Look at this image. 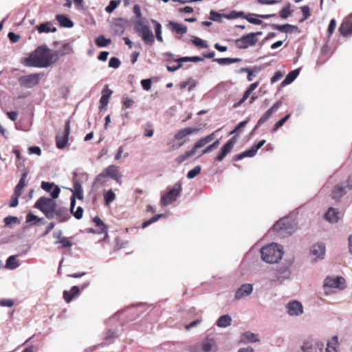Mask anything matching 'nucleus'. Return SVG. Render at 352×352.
Returning <instances> with one entry per match:
<instances>
[{
  "instance_id": "nucleus-31",
  "label": "nucleus",
  "mask_w": 352,
  "mask_h": 352,
  "mask_svg": "<svg viewBox=\"0 0 352 352\" xmlns=\"http://www.w3.org/2000/svg\"><path fill=\"white\" fill-rule=\"evenodd\" d=\"M324 217L327 221L331 223H336L340 219L339 212L333 208H329L325 213Z\"/></svg>"
},
{
  "instance_id": "nucleus-39",
  "label": "nucleus",
  "mask_w": 352,
  "mask_h": 352,
  "mask_svg": "<svg viewBox=\"0 0 352 352\" xmlns=\"http://www.w3.org/2000/svg\"><path fill=\"white\" fill-rule=\"evenodd\" d=\"M338 346V338L333 337L331 341L327 344L326 352H338L337 347Z\"/></svg>"
},
{
  "instance_id": "nucleus-23",
  "label": "nucleus",
  "mask_w": 352,
  "mask_h": 352,
  "mask_svg": "<svg viewBox=\"0 0 352 352\" xmlns=\"http://www.w3.org/2000/svg\"><path fill=\"white\" fill-rule=\"evenodd\" d=\"M252 290L253 287L251 284H243L236 291L234 297L236 299H241L249 296Z\"/></svg>"
},
{
  "instance_id": "nucleus-51",
  "label": "nucleus",
  "mask_w": 352,
  "mask_h": 352,
  "mask_svg": "<svg viewBox=\"0 0 352 352\" xmlns=\"http://www.w3.org/2000/svg\"><path fill=\"white\" fill-rule=\"evenodd\" d=\"M144 135L145 137H147V138H151L153 135V133H154V131L153 129V126L150 123H147L145 126H144Z\"/></svg>"
},
{
  "instance_id": "nucleus-19",
  "label": "nucleus",
  "mask_w": 352,
  "mask_h": 352,
  "mask_svg": "<svg viewBox=\"0 0 352 352\" xmlns=\"http://www.w3.org/2000/svg\"><path fill=\"white\" fill-rule=\"evenodd\" d=\"M282 105V102L280 100L277 101L273 106L269 109L258 120L255 128L261 126L262 124L265 122L272 115L273 113L276 111Z\"/></svg>"
},
{
  "instance_id": "nucleus-10",
  "label": "nucleus",
  "mask_w": 352,
  "mask_h": 352,
  "mask_svg": "<svg viewBox=\"0 0 352 352\" xmlns=\"http://www.w3.org/2000/svg\"><path fill=\"white\" fill-rule=\"evenodd\" d=\"M43 74H32L26 76H22L18 80L21 86L26 88H32L38 84Z\"/></svg>"
},
{
  "instance_id": "nucleus-59",
  "label": "nucleus",
  "mask_w": 352,
  "mask_h": 352,
  "mask_svg": "<svg viewBox=\"0 0 352 352\" xmlns=\"http://www.w3.org/2000/svg\"><path fill=\"white\" fill-rule=\"evenodd\" d=\"M141 85L142 88L146 91H149L151 88V79H144L141 80Z\"/></svg>"
},
{
  "instance_id": "nucleus-22",
  "label": "nucleus",
  "mask_w": 352,
  "mask_h": 352,
  "mask_svg": "<svg viewBox=\"0 0 352 352\" xmlns=\"http://www.w3.org/2000/svg\"><path fill=\"white\" fill-rule=\"evenodd\" d=\"M201 349L204 352H217L216 341L213 338L207 337L201 342Z\"/></svg>"
},
{
  "instance_id": "nucleus-60",
  "label": "nucleus",
  "mask_w": 352,
  "mask_h": 352,
  "mask_svg": "<svg viewBox=\"0 0 352 352\" xmlns=\"http://www.w3.org/2000/svg\"><path fill=\"white\" fill-rule=\"evenodd\" d=\"M336 21L335 19H333L331 20L329 24V26H328V33H329V35L331 36L335 29H336Z\"/></svg>"
},
{
  "instance_id": "nucleus-15",
  "label": "nucleus",
  "mask_w": 352,
  "mask_h": 352,
  "mask_svg": "<svg viewBox=\"0 0 352 352\" xmlns=\"http://www.w3.org/2000/svg\"><path fill=\"white\" fill-rule=\"evenodd\" d=\"M310 254L314 261L318 259H323L325 255V247L322 243H316L314 245L310 250Z\"/></svg>"
},
{
  "instance_id": "nucleus-52",
  "label": "nucleus",
  "mask_w": 352,
  "mask_h": 352,
  "mask_svg": "<svg viewBox=\"0 0 352 352\" xmlns=\"http://www.w3.org/2000/svg\"><path fill=\"white\" fill-rule=\"evenodd\" d=\"M56 243H60L61 245V248H70L72 246V242L69 241L66 237L60 238L56 242Z\"/></svg>"
},
{
  "instance_id": "nucleus-40",
  "label": "nucleus",
  "mask_w": 352,
  "mask_h": 352,
  "mask_svg": "<svg viewBox=\"0 0 352 352\" xmlns=\"http://www.w3.org/2000/svg\"><path fill=\"white\" fill-rule=\"evenodd\" d=\"M56 52L58 56H66L73 53V49L69 43H65L60 47L59 50Z\"/></svg>"
},
{
  "instance_id": "nucleus-3",
  "label": "nucleus",
  "mask_w": 352,
  "mask_h": 352,
  "mask_svg": "<svg viewBox=\"0 0 352 352\" xmlns=\"http://www.w3.org/2000/svg\"><path fill=\"white\" fill-rule=\"evenodd\" d=\"M55 199L41 197L34 204V207L41 211L46 218L52 219L54 218H59L60 222H63L67 219L65 218L67 214V210L63 207L59 206Z\"/></svg>"
},
{
  "instance_id": "nucleus-33",
  "label": "nucleus",
  "mask_w": 352,
  "mask_h": 352,
  "mask_svg": "<svg viewBox=\"0 0 352 352\" xmlns=\"http://www.w3.org/2000/svg\"><path fill=\"white\" fill-rule=\"evenodd\" d=\"M27 175L28 174L26 173H23L21 178L20 179L18 184L16 186L14 192H15L16 195L21 196L23 189L24 188V187L26 185L25 179L27 177Z\"/></svg>"
},
{
  "instance_id": "nucleus-5",
  "label": "nucleus",
  "mask_w": 352,
  "mask_h": 352,
  "mask_svg": "<svg viewBox=\"0 0 352 352\" xmlns=\"http://www.w3.org/2000/svg\"><path fill=\"white\" fill-rule=\"evenodd\" d=\"M214 138V133H212L211 134L201 138L198 141L195 142L192 148L190 151H186L184 153L179 155L177 156L175 161L177 164H180L184 161L187 160L190 157L193 156L197 149L204 147L205 145L210 142Z\"/></svg>"
},
{
  "instance_id": "nucleus-53",
  "label": "nucleus",
  "mask_w": 352,
  "mask_h": 352,
  "mask_svg": "<svg viewBox=\"0 0 352 352\" xmlns=\"http://www.w3.org/2000/svg\"><path fill=\"white\" fill-rule=\"evenodd\" d=\"M162 217V214H156V215L153 216L149 220H147V221H145L144 222H143L142 224V228H146L147 226H148L151 223L157 221Z\"/></svg>"
},
{
  "instance_id": "nucleus-48",
  "label": "nucleus",
  "mask_w": 352,
  "mask_h": 352,
  "mask_svg": "<svg viewBox=\"0 0 352 352\" xmlns=\"http://www.w3.org/2000/svg\"><path fill=\"white\" fill-rule=\"evenodd\" d=\"M18 265L15 256H10L6 261V267L10 269H14Z\"/></svg>"
},
{
  "instance_id": "nucleus-25",
  "label": "nucleus",
  "mask_w": 352,
  "mask_h": 352,
  "mask_svg": "<svg viewBox=\"0 0 352 352\" xmlns=\"http://www.w3.org/2000/svg\"><path fill=\"white\" fill-rule=\"evenodd\" d=\"M80 294V288L73 286L69 291L65 290L63 294V299L67 303L70 302Z\"/></svg>"
},
{
  "instance_id": "nucleus-38",
  "label": "nucleus",
  "mask_w": 352,
  "mask_h": 352,
  "mask_svg": "<svg viewBox=\"0 0 352 352\" xmlns=\"http://www.w3.org/2000/svg\"><path fill=\"white\" fill-rule=\"evenodd\" d=\"M298 74H299L298 69H294V70L290 72L287 75V76L285 77L284 80L282 82V83H281L282 85H289V84L292 83L297 78Z\"/></svg>"
},
{
  "instance_id": "nucleus-28",
  "label": "nucleus",
  "mask_w": 352,
  "mask_h": 352,
  "mask_svg": "<svg viewBox=\"0 0 352 352\" xmlns=\"http://www.w3.org/2000/svg\"><path fill=\"white\" fill-rule=\"evenodd\" d=\"M40 34L56 32V28L53 27L52 22L41 23L35 28Z\"/></svg>"
},
{
  "instance_id": "nucleus-63",
  "label": "nucleus",
  "mask_w": 352,
  "mask_h": 352,
  "mask_svg": "<svg viewBox=\"0 0 352 352\" xmlns=\"http://www.w3.org/2000/svg\"><path fill=\"white\" fill-rule=\"evenodd\" d=\"M210 19L214 21H220L222 15L214 10L210 11Z\"/></svg>"
},
{
  "instance_id": "nucleus-26",
  "label": "nucleus",
  "mask_w": 352,
  "mask_h": 352,
  "mask_svg": "<svg viewBox=\"0 0 352 352\" xmlns=\"http://www.w3.org/2000/svg\"><path fill=\"white\" fill-rule=\"evenodd\" d=\"M259 85L258 82H255L252 83L248 88L246 89V91L244 92V94L241 99L234 106L235 107L240 106L241 104H243L250 96V94L252 93V91L256 89Z\"/></svg>"
},
{
  "instance_id": "nucleus-61",
  "label": "nucleus",
  "mask_w": 352,
  "mask_h": 352,
  "mask_svg": "<svg viewBox=\"0 0 352 352\" xmlns=\"http://www.w3.org/2000/svg\"><path fill=\"white\" fill-rule=\"evenodd\" d=\"M41 218H38L37 216L34 215L32 212H29L26 216V221L28 223H30L33 221H41Z\"/></svg>"
},
{
  "instance_id": "nucleus-54",
  "label": "nucleus",
  "mask_w": 352,
  "mask_h": 352,
  "mask_svg": "<svg viewBox=\"0 0 352 352\" xmlns=\"http://www.w3.org/2000/svg\"><path fill=\"white\" fill-rule=\"evenodd\" d=\"M219 144V140H215L212 144H210L208 146H207L205 149H204L202 151V154H205V153L212 151L214 148H217Z\"/></svg>"
},
{
  "instance_id": "nucleus-47",
  "label": "nucleus",
  "mask_w": 352,
  "mask_h": 352,
  "mask_svg": "<svg viewBox=\"0 0 352 352\" xmlns=\"http://www.w3.org/2000/svg\"><path fill=\"white\" fill-rule=\"evenodd\" d=\"M191 42L197 47H201V48H207L208 47V45L206 43V42L200 38L195 37L193 39L191 40Z\"/></svg>"
},
{
  "instance_id": "nucleus-4",
  "label": "nucleus",
  "mask_w": 352,
  "mask_h": 352,
  "mask_svg": "<svg viewBox=\"0 0 352 352\" xmlns=\"http://www.w3.org/2000/svg\"><path fill=\"white\" fill-rule=\"evenodd\" d=\"M261 258L266 263H275L278 262L283 254L280 245L276 243L267 245L261 250Z\"/></svg>"
},
{
  "instance_id": "nucleus-58",
  "label": "nucleus",
  "mask_w": 352,
  "mask_h": 352,
  "mask_svg": "<svg viewBox=\"0 0 352 352\" xmlns=\"http://www.w3.org/2000/svg\"><path fill=\"white\" fill-rule=\"evenodd\" d=\"M300 10L303 14V19L300 21H303L310 16V8L308 6H304L300 8Z\"/></svg>"
},
{
  "instance_id": "nucleus-27",
  "label": "nucleus",
  "mask_w": 352,
  "mask_h": 352,
  "mask_svg": "<svg viewBox=\"0 0 352 352\" xmlns=\"http://www.w3.org/2000/svg\"><path fill=\"white\" fill-rule=\"evenodd\" d=\"M76 204V198L75 195H73L71 197V205H70V211L71 213L77 219H80L83 215V208L81 206H78L76 211H74V207Z\"/></svg>"
},
{
  "instance_id": "nucleus-21",
  "label": "nucleus",
  "mask_w": 352,
  "mask_h": 352,
  "mask_svg": "<svg viewBox=\"0 0 352 352\" xmlns=\"http://www.w3.org/2000/svg\"><path fill=\"white\" fill-rule=\"evenodd\" d=\"M41 188L46 192H50L51 197L53 199L58 197L60 192V189L58 186H56L54 183H49L47 182H41Z\"/></svg>"
},
{
  "instance_id": "nucleus-1",
  "label": "nucleus",
  "mask_w": 352,
  "mask_h": 352,
  "mask_svg": "<svg viewBox=\"0 0 352 352\" xmlns=\"http://www.w3.org/2000/svg\"><path fill=\"white\" fill-rule=\"evenodd\" d=\"M155 30V36L150 29L148 21L146 19H140L135 23L134 30L142 41L147 45H153L155 42V37L160 42H164L162 36V26L155 19H151Z\"/></svg>"
},
{
  "instance_id": "nucleus-2",
  "label": "nucleus",
  "mask_w": 352,
  "mask_h": 352,
  "mask_svg": "<svg viewBox=\"0 0 352 352\" xmlns=\"http://www.w3.org/2000/svg\"><path fill=\"white\" fill-rule=\"evenodd\" d=\"M58 54L45 46L37 47L24 60V64L28 67H47L56 62Z\"/></svg>"
},
{
  "instance_id": "nucleus-36",
  "label": "nucleus",
  "mask_w": 352,
  "mask_h": 352,
  "mask_svg": "<svg viewBox=\"0 0 352 352\" xmlns=\"http://www.w3.org/2000/svg\"><path fill=\"white\" fill-rule=\"evenodd\" d=\"M214 62H217L219 65H230L232 63H239L241 61V58H218L214 59Z\"/></svg>"
},
{
  "instance_id": "nucleus-44",
  "label": "nucleus",
  "mask_w": 352,
  "mask_h": 352,
  "mask_svg": "<svg viewBox=\"0 0 352 352\" xmlns=\"http://www.w3.org/2000/svg\"><path fill=\"white\" fill-rule=\"evenodd\" d=\"M121 0H111L109 5L105 8V11L107 13H111L113 12L118 6L120 4Z\"/></svg>"
},
{
  "instance_id": "nucleus-20",
  "label": "nucleus",
  "mask_w": 352,
  "mask_h": 352,
  "mask_svg": "<svg viewBox=\"0 0 352 352\" xmlns=\"http://www.w3.org/2000/svg\"><path fill=\"white\" fill-rule=\"evenodd\" d=\"M276 16L275 14H257L254 13H248L245 16V19L250 23L254 24V25H261L263 23V21L259 19L255 18L258 17L260 19H268L272 17H274Z\"/></svg>"
},
{
  "instance_id": "nucleus-16",
  "label": "nucleus",
  "mask_w": 352,
  "mask_h": 352,
  "mask_svg": "<svg viewBox=\"0 0 352 352\" xmlns=\"http://www.w3.org/2000/svg\"><path fill=\"white\" fill-rule=\"evenodd\" d=\"M287 311L290 316H298L302 314L303 307L302 304L297 300H292L287 305Z\"/></svg>"
},
{
  "instance_id": "nucleus-24",
  "label": "nucleus",
  "mask_w": 352,
  "mask_h": 352,
  "mask_svg": "<svg viewBox=\"0 0 352 352\" xmlns=\"http://www.w3.org/2000/svg\"><path fill=\"white\" fill-rule=\"evenodd\" d=\"M349 190L344 184H338L334 186L332 192V199L338 201L344 195H345Z\"/></svg>"
},
{
  "instance_id": "nucleus-50",
  "label": "nucleus",
  "mask_w": 352,
  "mask_h": 352,
  "mask_svg": "<svg viewBox=\"0 0 352 352\" xmlns=\"http://www.w3.org/2000/svg\"><path fill=\"white\" fill-rule=\"evenodd\" d=\"M201 172V166H197L193 168L192 170H189L187 173V177L188 179H192L198 175Z\"/></svg>"
},
{
  "instance_id": "nucleus-7",
  "label": "nucleus",
  "mask_w": 352,
  "mask_h": 352,
  "mask_svg": "<svg viewBox=\"0 0 352 352\" xmlns=\"http://www.w3.org/2000/svg\"><path fill=\"white\" fill-rule=\"evenodd\" d=\"M262 34V32H256L243 35L235 41V45L240 50H245L249 47L254 46L258 41V36Z\"/></svg>"
},
{
  "instance_id": "nucleus-45",
  "label": "nucleus",
  "mask_w": 352,
  "mask_h": 352,
  "mask_svg": "<svg viewBox=\"0 0 352 352\" xmlns=\"http://www.w3.org/2000/svg\"><path fill=\"white\" fill-rule=\"evenodd\" d=\"M104 199L106 205H109L116 199V195L112 190H109L104 194Z\"/></svg>"
},
{
  "instance_id": "nucleus-6",
  "label": "nucleus",
  "mask_w": 352,
  "mask_h": 352,
  "mask_svg": "<svg viewBox=\"0 0 352 352\" xmlns=\"http://www.w3.org/2000/svg\"><path fill=\"white\" fill-rule=\"evenodd\" d=\"M107 177L114 179L120 184L122 183V175L119 171V167L116 165H109L104 168L102 172L96 177L95 182L103 184L106 182V178Z\"/></svg>"
},
{
  "instance_id": "nucleus-37",
  "label": "nucleus",
  "mask_w": 352,
  "mask_h": 352,
  "mask_svg": "<svg viewBox=\"0 0 352 352\" xmlns=\"http://www.w3.org/2000/svg\"><path fill=\"white\" fill-rule=\"evenodd\" d=\"M232 318L229 315L221 316L217 322V325L219 327H227L230 325Z\"/></svg>"
},
{
  "instance_id": "nucleus-64",
  "label": "nucleus",
  "mask_w": 352,
  "mask_h": 352,
  "mask_svg": "<svg viewBox=\"0 0 352 352\" xmlns=\"http://www.w3.org/2000/svg\"><path fill=\"white\" fill-rule=\"evenodd\" d=\"M8 37L12 43H16L20 38V36L19 34H16L12 32L8 33Z\"/></svg>"
},
{
  "instance_id": "nucleus-35",
  "label": "nucleus",
  "mask_w": 352,
  "mask_h": 352,
  "mask_svg": "<svg viewBox=\"0 0 352 352\" xmlns=\"http://www.w3.org/2000/svg\"><path fill=\"white\" fill-rule=\"evenodd\" d=\"M256 152L255 151V150L253 148V147L252 146L251 148L250 149H248L239 154H237L234 156V160L236 161H239V160H241L242 159H243L244 157H253L256 155Z\"/></svg>"
},
{
  "instance_id": "nucleus-11",
  "label": "nucleus",
  "mask_w": 352,
  "mask_h": 352,
  "mask_svg": "<svg viewBox=\"0 0 352 352\" xmlns=\"http://www.w3.org/2000/svg\"><path fill=\"white\" fill-rule=\"evenodd\" d=\"M324 286L330 288L343 289L345 288V279L341 276H327L324 281Z\"/></svg>"
},
{
  "instance_id": "nucleus-62",
  "label": "nucleus",
  "mask_w": 352,
  "mask_h": 352,
  "mask_svg": "<svg viewBox=\"0 0 352 352\" xmlns=\"http://www.w3.org/2000/svg\"><path fill=\"white\" fill-rule=\"evenodd\" d=\"M247 123H248V121H246V120L245 121H242V122H239L235 126V128L230 133V134H233V133L239 132L241 130V129H242V128L245 126Z\"/></svg>"
},
{
  "instance_id": "nucleus-13",
  "label": "nucleus",
  "mask_w": 352,
  "mask_h": 352,
  "mask_svg": "<svg viewBox=\"0 0 352 352\" xmlns=\"http://www.w3.org/2000/svg\"><path fill=\"white\" fill-rule=\"evenodd\" d=\"M338 31L344 37L352 34V13L344 18L338 28Z\"/></svg>"
},
{
  "instance_id": "nucleus-30",
  "label": "nucleus",
  "mask_w": 352,
  "mask_h": 352,
  "mask_svg": "<svg viewBox=\"0 0 352 352\" xmlns=\"http://www.w3.org/2000/svg\"><path fill=\"white\" fill-rule=\"evenodd\" d=\"M113 91L109 89L107 86L102 90V96L100 100V107H105L107 106L109 99L111 97Z\"/></svg>"
},
{
  "instance_id": "nucleus-29",
  "label": "nucleus",
  "mask_w": 352,
  "mask_h": 352,
  "mask_svg": "<svg viewBox=\"0 0 352 352\" xmlns=\"http://www.w3.org/2000/svg\"><path fill=\"white\" fill-rule=\"evenodd\" d=\"M56 19L61 27L70 28L74 26L72 21L64 14H57L56 16Z\"/></svg>"
},
{
  "instance_id": "nucleus-43",
  "label": "nucleus",
  "mask_w": 352,
  "mask_h": 352,
  "mask_svg": "<svg viewBox=\"0 0 352 352\" xmlns=\"http://www.w3.org/2000/svg\"><path fill=\"white\" fill-rule=\"evenodd\" d=\"M187 86H188V90L190 91L196 86L195 80L192 78H189L188 80L184 81L179 85V87L182 90L184 89Z\"/></svg>"
},
{
  "instance_id": "nucleus-56",
  "label": "nucleus",
  "mask_w": 352,
  "mask_h": 352,
  "mask_svg": "<svg viewBox=\"0 0 352 352\" xmlns=\"http://www.w3.org/2000/svg\"><path fill=\"white\" fill-rule=\"evenodd\" d=\"M121 64L120 60L116 57H112L110 58L109 62V67L112 68H118Z\"/></svg>"
},
{
  "instance_id": "nucleus-57",
  "label": "nucleus",
  "mask_w": 352,
  "mask_h": 352,
  "mask_svg": "<svg viewBox=\"0 0 352 352\" xmlns=\"http://www.w3.org/2000/svg\"><path fill=\"white\" fill-rule=\"evenodd\" d=\"M74 188L76 192V197L80 199H82V190L81 185L78 182H75Z\"/></svg>"
},
{
  "instance_id": "nucleus-41",
  "label": "nucleus",
  "mask_w": 352,
  "mask_h": 352,
  "mask_svg": "<svg viewBox=\"0 0 352 352\" xmlns=\"http://www.w3.org/2000/svg\"><path fill=\"white\" fill-rule=\"evenodd\" d=\"M96 44L99 47H103L111 43L110 38H106L103 35H100L96 38Z\"/></svg>"
},
{
  "instance_id": "nucleus-46",
  "label": "nucleus",
  "mask_w": 352,
  "mask_h": 352,
  "mask_svg": "<svg viewBox=\"0 0 352 352\" xmlns=\"http://www.w3.org/2000/svg\"><path fill=\"white\" fill-rule=\"evenodd\" d=\"M292 12L290 9V3H287L280 12L279 15L282 19H287Z\"/></svg>"
},
{
  "instance_id": "nucleus-55",
  "label": "nucleus",
  "mask_w": 352,
  "mask_h": 352,
  "mask_svg": "<svg viewBox=\"0 0 352 352\" xmlns=\"http://www.w3.org/2000/svg\"><path fill=\"white\" fill-rule=\"evenodd\" d=\"M273 28L276 30L280 31V32H289L288 28H292V25H289V24H285V25L274 24Z\"/></svg>"
},
{
  "instance_id": "nucleus-17",
  "label": "nucleus",
  "mask_w": 352,
  "mask_h": 352,
  "mask_svg": "<svg viewBox=\"0 0 352 352\" xmlns=\"http://www.w3.org/2000/svg\"><path fill=\"white\" fill-rule=\"evenodd\" d=\"M200 129L196 127H186L177 131L174 135V140L181 141L187 136L197 133Z\"/></svg>"
},
{
  "instance_id": "nucleus-49",
  "label": "nucleus",
  "mask_w": 352,
  "mask_h": 352,
  "mask_svg": "<svg viewBox=\"0 0 352 352\" xmlns=\"http://www.w3.org/2000/svg\"><path fill=\"white\" fill-rule=\"evenodd\" d=\"M290 118V114L286 115L285 117L281 118L280 120H278L274 126V128L272 129V131L274 132L277 131L280 127H281L286 122L287 120Z\"/></svg>"
},
{
  "instance_id": "nucleus-32",
  "label": "nucleus",
  "mask_w": 352,
  "mask_h": 352,
  "mask_svg": "<svg viewBox=\"0 0 352 352\" xmlns=\"http://www.w3.org/2000/svg\"><path fill=\"white\" fill-rule=\"evenodd\" d=\"M168 26L171 30L179 34H184L187 32V28L186 26H184L176 22L170 21L168 23Z\"/></svg>"
},
{
  "instance_id": "nucleus-8",
  "label": "nucleus",
  "mask_w": 352,
  "mask_h": 352,
  "mask_svg": "<svg viewBox=\"0 0 352 352\" xmlns=\"http://www.w3.org/2000/svg\"><path fill=\"white\" fill-rule=\"evenodd\" d=\"M70 124V120H67L65 122L63 131H59L56 136V146L59 149L64 148L68 144L71 128Z\"/></svg>"
},
{
  "instance_id": "nucleus-14",
  "label": "nucleus",
  "mask_w": 352,
  "mask_h": 352,
  "mask_svg": "<svg viewBox=\"0 0 352 352\" xmlns=\"http://www.w3.org/2000/svg\"><path fill=\"white\" fill-rule=\"evenodd\" d=\"M303 352H322L323 344L316 340L306 341L301 347Z\"/></svg>"
},
{
  "instance_id": "nucleus-42",
  "label": "nucleus",
  "mask_w": 352,
  "mask_h": 352,
  "mask_svg": "<svg viewBox=\"0 0 352 352\" xmlns=\"http://www.w3.org/2000/svg\"><path fill=\"white\" fill-rule=\"evenodd\" d=\"M96 226L98 228V232L99 233H104L107 230V226L102 221V220L98 217H95L93 219Z\"/></svg>"
},
{
  "instance_id": "nucleus-18",
  "label": "nucleus",
  "mask_w": 352,
  "mask_h": 352,
  "mask_svg": "<svg viewBox=\"0 0 352 352\" xmlns=\"http://www.w3.org/2000/svg\"><path fill=\"white\" fill-rule=\"evenodd\" d=\"M282 105V102L280 100L277 101L273 106L269 109L258 120L255 128L261 126L262 124L265 122L272 115L273 113L276 111Z\"/></svg>"
},
{
  "instance_id": "nucleus-9",
  "label": "nucleus",
  "mask_w": 352,
  "mask_h": 352,
  "mask_svg": "<svg viewBox=\"0 0 352 352\" xmlns=\"http://www.w3.org/2000/svg\"><path fill=\"white\" fill-rule=\"evenodd\" d=\"M182 191L180 183L175 184L173 188L166 192L161 198V203L164 206H168L176 200Z\"/></svg>"
},
{
  "instance_id": "nucleus-12",
  "label": "nucleus",
  "mask_w": 352,
  "mask_h": 352,
  "mask_svg": "<svg viewBox=\"0 0 352 352\" xmlns=\"http://www.w3.org/2000/svg\"><path fill=\"white\" fill-rule=\"evenodd\" d=\"M237 142L236 136L232 137L220 149L219 153L215 157V160L221 162L225 157L231 152L234 146Z\"/></svg>"
},
{
  "instance_id": "nucleus-34",
  "label": "nucleus",
  "mask_w": 352,
  "mask_h": 352,
  "mask_svg": "<svg viewBox=\"0 0 352 352\" xmlns=\"http://www.w3.org/2000/svg\"><path fill=\"white\" fill-rule=\"evenodd\" d=\"M241 341L243 342H256L259 340L256 334L250 331H247L242 334Z\"/></svg>"
}]
</instances>
